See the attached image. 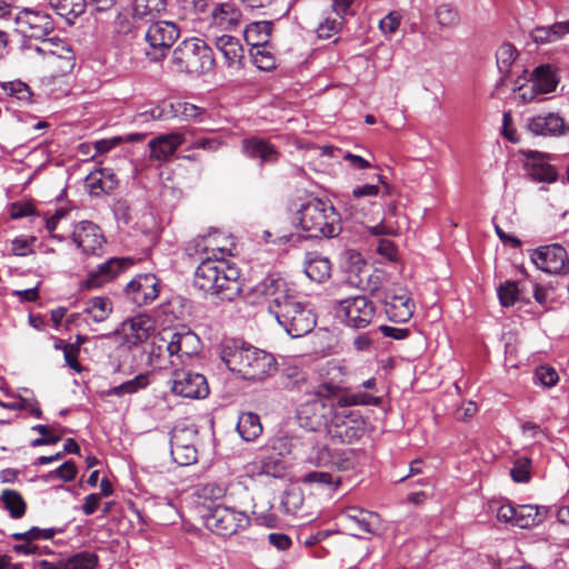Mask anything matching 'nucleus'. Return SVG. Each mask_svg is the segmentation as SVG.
I'll use <instances>...</instances> for the list:
<instances>
[{
  "label": "nucleus",
  "instance_id": "f257e3e1",
  "mask_svg": "<svg viewBox=\"0 0 569 569\" xmlns=\"http://www.w3.org/2000/svg\"><path fill=\"white\" fill-rule=\"evenodd\" d=\"M257 299L268 302V311L291 338H300L316 326L310 306L299 299L288 282L277 273H270L252 288Z\"/></svg>",
  "mask_w": 569,
  "mask_h": 569
},
{
  "label": "nucleus",
  "instance_id": "f03ea898",
  "mask_svg": "<svg viewBox=\"0 0 569 569\" xmlns=\"http://www.w3.org/2000/svg\"><path fill=\"white\" fill-rule=\"evenodd\" d=\"M223 248H212V257L202 259L194 272V287L218 296L221 300L233 301L241 292L239 270L224 260Z\"/></svg>",
  "mask_w": 569,
  "mask_h": 569
},
{
  "label": "nucleus",
  "instance_id": "7ed1b4c3",
  "mask_svg": "<svg viewBox=\"0 0 569 569\" xmlns=\"http://www.w3.org/2000/svg\"><path fill=\"white\" fill-rule=\"evenodd\" d=\"M336 391V383L322 382L307 392V399L297 409L299 425L309 431H317L321 428L326 430L328 421L336 410L331 399Z\"/></svg>",
  "mask_w": 569,
  "mask_h": 569
},
{
  "label": "nucleus",
  "instance_id": "20e7f679",
  "mask_svg": "<svg viewBox=\"0 0 569 569\" xmlns=\"http://www.w3.org/2000/svg\"><path fill=\"white\" fill-rule=\"evenodd\" d=\"M297 219L310 238H333L341 231L339 213L331 203L320 199L302 204L297 212Z\"/></svg>",
  "mask_w": 569,
  "mask_h": 569
},
{
  "label": "nucleus",
  "instance_id": "39448f33",
  "mask_svg": "<svg viewBox=\"0 0 569 569\" xmlns=\"http://www.w3.org/2000/svg\"><path fill=\"white\" fill-rule=\"evenodd\" d=\"M357 287L376 296L385 306V312L392 322H407L413 316L416 305L410 292L401 286L395 284L380 291V277L371 274L365 284L360 280Z\"/></svg>",
  "mask_w": 569,
  "mask_h": 569
},
{
  "label": "nucleus",
  "instance_id": "423d86ee",
  "mask_svg": "<svg viewBox=\"0 0 569 569\" xmlns=\"http://www.w3.org/2000/svg\"><path fill=\"white\" fill-rule=\"evenodd\" d=\"M171 61L179 72L206 73L213 70L216 60L211 47L203 39L192 37L179 43Z\"/></svg>",
  "mask_w": 569,
  "mask_h": 569
},
{
  "label": "nucleus",
  "instance_id": "0eeeda50",
  "mask_svg": "<svg viewBox=\"0 0 569 569\" xmlns=\"http://www.w3.org/2000/svg\"><path fill=\"white\" fill-rule=\"evenodd\" d=\"M202 515L206 527L216 535L229 537L250 525V518L246 511L222 503L204 506Z\"/></svg>",
  "mask_w": 569,
  "mask_h": 569
},
{
  "label": "nucleus",
  "instance_id": "6e6552de",
  "mask_svg": "<svg viewBox=\"0 0 569 569\" xmlns=\"http://www.w3.org/2000/svg\"><path fill=\"white\" fill-rule=\"evenodd\" d=\"M365 425V419L360 411L336 409L328 421L326 433L332 441L352 443L363 436Z\"/></svg>",
  "mask_w": 569,
  "mask_h": 569
},
{
  "label": "nucleus",
  "instance_id": "1a4fd4ad",
  "mask_svg": "<svg viewBox=\"0 0 569 569\" xmlns=\"http://www.w3.org/2000/svg\"><path fill=\"white\" fill-rule=\"evenodd\" d=\"M305 461L316 468L347 471L355 468L356 450L332 449L325 443H315L312 437L311 445L308 448Z\"/></svg>",
  "mask_w": 569,
  "mask_h": 569
},
{
  "label": "nucleus",
  "instance_id": "9d476101",
  "mask_svg": "<svg viewBox=\"0 0 569 569\" xmlns=\"http://www.w3.org/2000/svg\"><path fill=\"white\" fill-rule=\"evenodd\" d=\"M336 317L347 327L363 329L376 317V306L367 296H355L338 301L335 306Z\"/></svg>",
  "mask_w": 569,
  "mask_h": 569
},
{
  "label": "nucleus",
  "instance_id": "9b49d317",
  "mask_svg": "<svg viewBox=\"0 0 569 569\" xmlns=\"http://www.w3.org/2000/svg\"><path fill=\"white\" fill-rule=\"evenodd\" d=\"M149 23L144 33V40L149 46L146 53L151 60L159 61L167 56L180 37V29L171 21L156 20Z\"/></svg>",
  "mask_w": 569,
  "mask_h": 569
},
{
  "label": "nucleus",
  "instance_id": "f8f14e48",
  "mask_svg": "<svg viewBox=\"0 0 569 569\" xmlns=\"http://www.w3.org/2000/svg\"><path fill=\"white\" fill-rule=\"evenodd\" d=\"M16 30L23 38L41 41L54 30V22L50 14L41 10L23 9L12 16Z\"/></svg>",
  "mask_w": 569,
  "mask_h": 569
},
{
  "label": "nucleus",
  "instance_id": "ddd939ff",
  "mask_svg": "<svg viewBox=\"0 0 569 569\" xmlns=\"http://www.w3.org/2000/svg\"><path fill=\"white\" fill-rule=\"evenodd\" d=\"M547 515L545 507L536 505L513 506L509 502L502 503L496 511L497 519L512 526L528 529L541 523Z\"/></svg>",
  "mask_w": 569,
  "mask_h": 569
},
{
  "label": "nucleus",
  "instance_id": "4468645a",
  "mask_svg": "<svg viewBox=\"0 0 569 569\" xmlns=\"http://www.w3.org/2000/svg\"><path fill=\"white\" fill-rule=\"evenodd\" d=\"M123 293L137 307L150 305L159 297L160 280L154 273H139L127 283Z\"/></svg>",
  "mask_w": 569,
  "mask_h": 569
},
{
  "label": "nucleus",
  "instance_id": "2eb2a0df",
  "mask_svg": "<svg viewBox=\"0 0 569 569\" xmlns=\"http://www.w3.org/2000/svg\"><path fill=\"white\" fill-rule=\"evenodd\" d=\"M531 261L543 272L560 274L569 272V257L566 249L558 243L540 246L531 253Z\"/></svg>",
  "mask_w": 569,
  "mask_h": 569
},
{
  "label": "nucleus",
  "instance_id": "dca6fc26",
  "mask_svg": "<svg viewBox=\"0 0 569 569\" xmlns=\"http://www.w3.org/2000/svg\"><path fill=\"white\" fill-rule=\"evenodd\" d=\"M171 391L180 397L200 399L209 393V386L203 375L173 367Z\"/></svg>",
  "mask_w": 569,
  "mask_h": 569
},
{
  "label": "nucleus",
  "instance_id": "f3484780",
  "mask_svg": "<svg viewBox=\"0 0 569 569\" xmlns=\"http://www.w3.org/2000/svg\"><path fill=\"white\" fill-rule=\"evenodd\" d=\"M530 86L520 88L519 97L523 102H530L538 94H547L556 90L559 83V77L550 64L537 67L530 76Z\"/></svg>",
  "mask_w": 569,
  "mask_h": 569
},
{
  "label": "nucleus",
  "instance_id": "a211bd4d",
  "mask_svg": "<svg viewBox=\"0 0 569 569\" xmlns=\"http://www.w3.org/2000/svg\"><path fill=\"white\" fill-rule=\"evenodd\" d=\"M24 47L33 50L44 59H59L62 61L61 69H71L74 66L76 56L70 44L59 37H44L37 43H26Z\"/></svg>",
  "mask_w": 569,
  "mask_h": 569
},
{
  "label": "nucleus",
  "instance_id": "6ab92c4d",
  "mask_svg": "<svg viewBox=\"0 0 569 569\" xmlns=\"http://www.w3.org/2000/svg\"><path fill=\"white\" fill-rule=\"evenodd\" d=\"M132 264L133 260L130 258H110L91 270L81 282L80 288L84 290L100 288L104 283L113 280L121 272L128 270Z\"/></svg>",
  "mask_w": 569,
  "mask_h": 569
},
{
  "label": "nucleus",
  "instance_id": "aec40b11",
  "mask_svg": "<svg viewBox=\"0 0 569 569\" xmlns=\"http://www.w3.org/2000/svg\"><path fill=\"white\" fill-rule=\"evenodd\" d=\"M72 242L86 256L99 254L106 243L100 227L91 221H80L72 232Z\"/></svg>",
  "mask_w": 569,
  "mask_h": 569
},
{
  "label": "nucleus",
  "instance_id": "412c9836",
  "mask_svg": "<svg viewBox=\"0 0 569 569\" xmlns=\"http://www.w3.org/2000/svg\"><path fill=\"white\" fill-rule=\"evenodd\" d=\"M247 363H244L242 378L247 380H264L277 371L276 358L259 348L249 346L247 356Z\"/></svg>",
  "mask_w": 569,
  "mask_h": 569
},
{
  "label": "nucleus",
  "instance_id": "4be33fe9",
  "mask_svg": "<svg viewBox=\"0 0 569 569\" xmlns=\"http://www.w3.org/2000/svg\"><path fill=\"white\" fill-rule=\"evenodd\" d=\"M153 331L152 319L141 313L124 320L117 330L122 338L123 345L128 346V348L146 341Z\"/></svg>",
  "mask_w": 569,
  "mask_h": 569
},
{
  "label": "nucleus",
  "instance_id": "5701e85b",
  "mask_svg": "<svg viewBox=\"0 0 569 569\" xmlns=\"http://www.w3.org/2000/svg\"><path fill=\"white\" fill-rule=\"evenodd\" d=\"M526 127L530 133L542 137H560L569 132V124L558 112L530 117Z\"/></svg>",
  "mask_w": 569,
  "mask_h": 569
},
{
  "label": "nucleus",
  "instance_id": "b1692460",
  "mask_svg": "<svg viewBox=\"0 0 569 569\" xmlns=\"http://www.w3.org/2000/svg\"><path fill=\"white\" fill-rule=\"evenodd\" d=\"M170 110L166 111V106H157L150 110L140 112L136 116L134 121L147 122L150 120L167 119L170 114L174 117H182L184 119H196L202 113V109L189 102H178L176 106L170 103Z\"/></svg>",
  "mask_w": 569,
  "mask_h": 569
},
{
  "label": "nucleus",
  "instance_id": "393cba45",
  "mask_svg": "<svg viewBox=\"0 0 569 569\" xmlns=\"http://www.w3.org/2000/svg\"><path fill=\"white\" fill-rule=\"evenodd\" d=\"M345 526L353 529L355 537L373 533L378 525V515L358 507H348L341 515Z\"/></svg>",
  "mask_w": 569,
  "mask_h": 569
},
{
  "label": "nucleus",
  "instance_id": "a878e982",
  "mask_svg": "<svg viewBox=\"0 0 569 569\" xmlns=\"http://www.w3.org/2000/svg\"><path fill=\"white\" fill-rule=\"evenodd\" d=\"M169 335L170 330H163L151 339L146 349L148 363L153 369H164L167 359H170L169 362L171 367L178 366V362L173 359V352L169 349Z\"/></svg>",
  "mask_w": 569,
  "mask_h": 569
},
{
  "label": "nucleus",
  "instance_id": "bb28decb",
  "mask_svg": "<svg viewBox=\"0 0 569 569\" xmlns=\"http://www.w3.org/2000/svg\"><path fill=\"white\" fill-rule=\"evenodd\" d=\"M526 170L528 176L537 182L552 183L558 179L556 168L549 163L548 157L539 151L526 153Z\"/></svg>",
  "mask_w": 569,
  "mask_h": 569
},
{
  "label": "nucleus",
  "instance_id": "cd10ccee",
  "mask_svg": "<svg viewBox=\"0 0 569 569\" xmlns=\"http://www.w3.org/2000/svg\"><path fill=\"white\" fill-rule=\"evenodd\" d=\"M241 20L242 12L232 1L214 3L210 11V23L221 30H234Z\"/></svg>",
  "mask_w": 569,
  "mask_h": 569
},
{
  "label": "nucleus",
  "instance_id": "c85d7f7f",
  "mask_svg": "<svg viewBox=\"0 0 569 569\" xmlns=\"http://www.w3.org/2000/svg\"><path fill=\"white\" fill-rule=\"evenodd\" d=\"M214 44L217 50L223 57L224 63L228 68H241L244 50L238 38L229 34H222L216 38Z\"/></svg>",
  "mask_w": 569,
  "mask_h": 569
},
{
  "label": "nucleus",
  "instance_id": "c756f323",
  "mask_svg": "<svg viewBox=\"0 0 569 569\" xmlns=\"http://www.w3.org/2000/svg\"><path fill=\"white\" fill-rule=\"evenodd\" d=\"M249 352V345L241 343L239 345L237 341H227L220 348V359L227 366V368L237 372L242 377L243 368L247 363V356Z\"/></svg>",
  "mask_w": 569,
  "mask_h": 569
},
{
  "label": "nucleus",
  "instance_id": "7c9ffc66",
  "mask_svg": "<svg viewBox=\"0 0 569 569\" xmlns=\"http://www.w3.org/2000/svg\"><path fill=\"white\" fill-rule=\"evenodd\" d=\"M183 141V136L178 132L161 134L149 141L150 156L158 161H166L177 151Z\"/></svg>",
  "mask_w": 569,
  "mask_h": 569
},
{
  "label": "nucleus",
  "instance_id": "2f4dec72",
  "mask_svg": "<svg viewBox=\"0 0 569 569\" xmlns=\"http://www.w3.org/2000/svg\"><path fill=\"white\" fill-rule=\"evenodd\" d=\"M118 179L111 169L103 168L90 172L86 178V187L91 196L108 194L118 187Z\"/></svg>",
  "mask_w": 569,
  "mask_h": 569
},
{
  "label": "nucleus",
  "instance_id": "473e14b6",
  "mask_svg": "<svg viewBox=\"0 0 569 569\" xmlns=\"http://www.w3.org/2000/svg\"><path fill=\"white\" fill-rule=\"evenodd\" d=\"M169 349L173 352L176 362H180L197 352L198 337L191 331L174 332L170 330L169 335Z\"/></svg>",
  "mask_w": 569,
  "mask_h": 569
},
{
  "label": "nucleus",
  "instance_id": "72a5a7b5",
  "mask_svg": "<svg viewBox=\"0 0 569 569\" xmlns=\"http://www.w3.org/2000/svg\"><path fill=\"white\" fill-rule=\"evenodd\" d=\"M241 149L247 157L259 159L261 164L273 163L278 159L276 148L268 141L258 137L243 139Z\"/></svg>",
  "mask_w": 569,
  "mask_h": 569
},
{
  "label": "nucleus",
  "instance_id": "f704fd0d",
  "mask_svg": "<svg viewBox=\"0 0 569 569\" xmlns=\"http://www.w3.org/2000/svg\"><path fill=\"white\" fill-rule=\"evenodd\" d=\"M98 563L97 555L88 551L78 552L57 562L41 561L38 569H96Z\"/></svg>",
  "mask_w": 569,
  "mask_h": 569
},
{
  "label": "nucleus",
  "instance_id": "c9c22d12",
  "mask_svg": "<svg viewBox=\"0 0 569 569\" xmlns=\"http://www.w3.org/2000/svg\"><path fill=\"white\" fill-rule=\"evenodd\" d=\"M310 435H286L279 437L274 442V449L280 455H289L293 458H306L309 446L311 445Z\"/></svg>",
  "mask_w": 569,
  "mask_h": 569
},
{
  "label": "nucleus",
  "instance_id": "e433bc0d",
  "mask_svg": "<svg viewBox=\"0 0 569 569\" xmlns=\"http://www.w3.org/2000/svg\"><path fill=\"white\" fill-rule=\"evenodd\" d=\"M305 272L309 279L321 283L331 276V263L327 257L309 252L305 262Z\"/></svg>",
  "mask_w": 569,
  "mask_h": 569
},
{
  "label": "nucleus",
  "instance_id": "4c0bfd02",
  "mask_svg": "<svg viewBox=\"0 0 569 569\" xmlns=\"http://www.w3.org/2000/svg\"><path fill=\"white\" fill-rule=\"evenodd\" d=\"M166 7V0H134L133 18L146 23L156 21Z\"/></svg>",
  "mask_w": 569,
  "mask_h": 569
},
{
  "label": "nucleus",
  "instance_id": "58836bf2",
  "mask_svg": "<svg viewBox=\"0 0 569 569\" xmlns=\"http://www.w3.org/2000/svg\"><path fill=\"white\" fill-rule=\"evenodd\" d=\"M112 310L113 306L108 297H92L86 302L83 313L93 322L100 323L110 317Z\"/></svg>",
  "mask_w": 569,
  "mask_h": 569
},
{
  "label": "nucleus",
  "instance_id": "ea45409f",
  "mask_svg": "<svg viewBox=\"0 0 569 569\" xmlns=\"http://www.w3.org/2000/svg\"><path fill=\"white\" fill-rule=\"evenodd\" d=\"M237 430L244 441L256 440L262 432L260 417L253 412H243L239 416Z\"/></svg>",
  "mask_w": 569,
  "mask_h": 569
},
{
  "label": "nucleus",
  "instance_id": "a19ab883",
  "mask_svg": "<svg viewBox=\"0 0 569 569\" xmlns=\"http://www.w3.org/2000/svg\"><path fill=\"white\" fill-rule=\"evenodd\" d=\"M49 2L57 14L70 23L84 13L87 8L86 0H49Z\"/></svg>",
  "mask_w": 569,
  "mask_h": 569
},
{
  "label": "nucleus",
  "instance_id": "79ce46f5",
  "mask_svg": "<svg viewBox=\"0 0 569 569\" xmlns=\"http://www.w3.org/2000/svg\"><path fill=\"white\" fill-rule=\"evenodd\" d=\"M214 242L211 234L197 236L187 242L184 251L189 257H198L201 261L208 256L212 257V248H220Z\"/></svg>",
  "mask_w": 569,
  "mask_h": 569
},
{
  "label": "nucleus",
  "instance_id": "37998d69",
  "mask_svg": "<svg viewBox=\"0 0 569 569\" xmlns=\"http://www.w3.org/2000/svg\"><path fill=\"white\" fill-rule=\"evenodd\" d=\"M251 57L258 69L270 71L276 68L277 58L272 47L267 43H252Z\"/></svg>",
  "mask_w": 569,
  "mask_h": 569
},
{
  "label": "nucleus",
  "instance_id": "c03bdc74",
  "mask_svg": "<svg viewBox=\"0 0 569 569\" xmlns=\"http://www.w3.org/2000/svg\"><path fill=\"white\" fill-rule=\"evenodd\" d=\"M150 385L149 373H139L133 379L127 380L119 386L112 387L108 390V396L122 397L126 395H133L140 390L146 389Z\"/></svg>",
  "mask_w": 569,
  "mask_h": 569
},
{
  "label": "nucleus",
  "instance_id": "a18cd8bd",
  "mask_svg": "<svg viewBox=\"0 0 569 569\" xmlns=\"http://www.w3.org/2000/svg\"><path fill=\"white\" fill-rule=\"evenodd\" d=\"M1 500L12 519H20L24 516L27 505L18 491L4 489L1 493Z\"/></svg>",
  "mask_w": 569,
  "mask_h": 569
},
{
  "label": "nucleus",
  "instance_id": "49530a36",
  "mask_svg": "<svg viewBox=\"0 0 569 569\" xmlns=\"http://www.w3.org/2000/svg\"><path fill=\"white\" fill-rule=\"evenodd\" d=\"M170 448L172 459L179 466H189L197 462L198 455L194 445H181V441L177 439L176 446Z\"/></svg>",
  "mask_w": 569,
  "mask_h": 569
},
{
  "label": "nucleus",
  "instance_id": "de8ad7c7",
  "mask_svg": "<svg viewBox=\"0 0 569 569\" xmlns=\"http://www.w3.org/2000/svg\"><path fill=\"white\" fill-rule=\"evenodd\" d=\"M517 58V50L510 43H503L496 52L497 67L503 74H508L510 67Z\"/></svg>",
  "mask_w": 569,
  "mask_h": 569
},
{
  "label": "nucleus",
  "instance_id": "09e8293b",
  "mask_svg": "<svg viewBox=\"0 0 569 569\" xmlns=\"http://www.w3.org/2000/svg\"><path fill=\"white\" fill-rule=\"evenodd\" d=\"M301 481L306 485H318L320 487L338 488L340 479L332 476L328 471H311L306 473Z\"/></svg>",
  "mask_w": 569,
  "mask_h": 569
},
{
  "label": "nucleus",
  "instance_id": "8fccbe9b",
  "mask_svg": "<svg viewBox=\"0 0 569 569\" xmlns=\"http://www.w3.org/2000/svg\"><path fill=\"white\" fill-rule=\"evenodd\" d=\"M532 461L528 457H520L510 469V476L515 482L527 483L531 478Z\"/></svg>",
  "mask_w": 569,
  "mask_h": 569
},
{
  "label": "nucleus",
  "instance_id": "3c124183",
  "mask_svg": "<svg viewBox=\"0 0 569 569\" xmlns=\"http://www.w3.org/2000/svg\"><path fill=\"white\" fill-rule=\"evenodd\" d=\"M77 476V467L73 461H66L57 469L50 471L43 479L46 481H52L56 479L62 480L64 482L72 481Z\"/></svg>",
  "mask_w": 569,
  "mask_h": 569
},
{
  "label": "nucleus",
  "instance_id": "603ef678",
  "mask_svg": "<svg viewBox=\"0 0 569 569\" xmlns=\"http://www.w3.org/2000/svg\"><path fill=\"white\" fill-rule=\"evenodd\" d=\"M273 23L270 21H259L252 23L247 30L248 39L257 37V41L254 43H267L269 44L271 32H272Z\"/></svg>",
  "mask_w": 569,
  "mask_h": 569
},
{
  "label": "nucleus",
  "instance_id": "864d4df0",
  "mask_svg": "<svg viewBox=\"0 0 569 569\" xmlns=\"http://www.w3.org/2000/svg\"><path fill=\"white\" fill-rule=\"evenodd\" d=\"M533 379L537 385L551 388L559 381V375L557 370L550 366H539L535 370Z\"/></svg>",
  "mask_w": 569,
  "mask_h": 569
},
{
  "label": "nucleus",
  "instance_id": "5fc2aeb1",
  "mask_svg": "<svg viewBox=\"0 0 569 569\" xmlns=\"http://www.w3.org/2000/svg\"><path fill=\"white\" fill-rule=\"evenodd\" d=\"M303 495L300 490L287 491L281 500L286 513L297 516L303 505Z\"/></svg>",
  "mask_w": 569,
  "mask_h": 569
},
{
  "label": "nucleus",
  "instance_id": "6e6d98bb",
  "mask_svg": "<svg viewBox=\"0 0 569 569\" xmlns=\"http://www.w3.org/2000/svg\"><path fill=\"white\" fill-rule=\"evenodd\" d=\"M519 289L515 281H506L498 288V298L502 307H511L518 300Z\"/></svg>",
  "mask_w": 569,
  "mask_h": 569
},
{
  "label": "nucleus",
  "instance_id": "4d7b16f0",
  "mask_svg": "<svg viewBox=\"0 0 569 569\" xmlns=\"http://www.w3.org/2000/svg\"><path fill=\"white\" fill-rule=\"evenodd\" d=\"M437 21L441 27H453L459 22L458 11L450 4H440L436 10Z\"/></svg>",
  "mask_w": 569,
  "mask_h": 569
},
{
  "label": "nucleus",
  "instance_id": "13d9d810",
  "mask_svg": "<svg viewBox=\"0 0 569 569\" xmlns=\"http://www.w3.org/2000/svg\"><path fill=\"white\" fill-rule=\"evenodd\" d=\"M342 26L341 18H327L317 28L319 39L329 40L336 36Z\"/></svg>",
  "mask_w": 569,
  "mask_h": 569
},
{
  "label": "nucleus",
  "instance_id": "bf43d9fd",
  "mask_svg": "<svg viewBox=\"0 0 569 569\" xmlns=\"http://www.w3.org/2000/svg\"><path fill=\"white\" fill-rule=\"evenodd\" d=\"M336 388H337L336 395L332 396V398H331L335 409L342 410V409H349V407L359 406L358 399H357V391L343 393L340 386L336 385Z\"/></svg>",
  "mask_w": 569,
  "mask_h": 569
},
{
  "label": "nucleus",
  "instance_id": "052dcab7",
  "mask_svg": "<svg viewBox=\"0 0 569 569\" xmlns=\"http://www.w3.org/2000/svg\"><path fill=\"white\" fill-rule=\"evenodd\" d=\"M31 430L39 432L42 437L36 438L31 441V447H41L48 445H56L61 440L60 436L50 433V427L47 425H36Z\"/></svg>",
  "mask_w": 569,
  "mask_h": 569
},
{
  "label": "nucleus",
  "instance_id": "680f3d73",
  "mask_svg": "<svg viewBox=\"0 0 569 569\" xmlns=\"http://www.w3.org/2000/svg\"><path fill=\"white\" fill-rule=\"evenodd\" d=\"M197 436V430L191 427H174L170 436V447L176 446V440L179 439L181 445H194L193 441Z\"/></svg>",
  "mask_w": 569,
  "mask_h": 569
},
{
  "label": "nucleus",
  "instance_id": "e2e57ef3",
  "mask_svg": "<svg viewBox=\"0 0 569 569\" xmlns=\"http://www.w3.org/2000/svg\"><path fill=\"white\" fill-rule=\"evenodd\" d=\"M4 89L8 90L11 97L17 98L19 101L30 102L31 100L32 92L30 88L20 80L9 82L4 86Z\"/></svg>",
  "mask_w": 569,
  "mask_h": 569
},
{
  "label": "nucleus",
  "instance_id": "0e129e2a",
  "mask_svg": "<svg viewBox=\"0 0 569 569\" xmlns=\"http://www.w3.org/2000/svg\"><path fill=\"white\" fill-rule=\"evenodd\" d=\"M36 237H17L11 241V251L14 256L26 257L33 252Z\"/></svg>",
  "mask_w": 569,
  "mask_h": 569
},
{
  "label": "nucleus",
  "instance_id": "69168bd1",
  "mask_svg": "<svg viewBox=\"0 0 569 569\" xmlns=\"http://www.w3.org/2000/svg\"><path fill=\"white\" fill-rule=\"evenodd\" d=\"M401 22V14L397 11H391L379 21V28L386 36H392L399 28Z\"/></svg>",
  "mask_w": 569,
  "mask_h": 569
},
{
  "label": "nucleus",
  "instance_id": "338daca9",
  "mask_svg": "<svg viewBox=\"0 0 569 569\" xmlns=\"http://www.w3.org/2000/svg\"><path fill=\"white\" fill-rule=\"evenodd\" d=\"M134 20L133 16L118 13L113 21V29L118 34H132L134 32Z\"/></svg>",
  "mask_w": 569,
  "mask_h": 569
},
{
  "label": "nucleus",
  "instance_id": "774afa93",
  "mask_svg": "<svg viewBox=\"0 0 569 569\" xmlns=\"http://www.w3.org/2000/svg\"><path fill=\"white\" fill-rule=\"evenodd\" d=\"M180 7L184 13L199 17L209 11V0H180Z\"/></svg>",
  "mask_w": 569,
  "mask_h": 569
}]
</instances>
